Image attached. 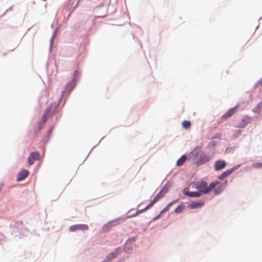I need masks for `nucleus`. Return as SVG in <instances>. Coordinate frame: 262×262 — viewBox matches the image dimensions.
Returning <instances> with one entry per match:
<instances>
[{"label":"nucleus","mask_w":262,"mask_h":262,"mask_svg":"<svg viewBox=\"0 0 262 262\" xmlns=\"http://www.w3.org/2000/svg\"><path fill=\"white\" fill-rule=\"evenodd\" d=\"M251 122V118H250L248 116H245L239 124L238 125L237 127L243 128L245 127L247 124H248Z\"/></svg>","instance_id":"obj_13"},{"label":"nucleus","mask_w":262,"mask_h":262,"mask_svg":"<svg viewBox=\"0 0 262 262\" xmlns=\"http://www.w3.org/2000/svg\"><path fill=\"white\" fill-rule=\"evenodd\" d=\"M29 171L26 169H23L20 170L18 173L16 181L18 182L21 181L25 179L29 175Z\"/></svg>","instance_id":"obj_9"},{"label":"nucleus","mask_w":262,"mask_h":262,"mask_svg":"<svg viewBox=\"0 0 262 262\" xmlns=\"http://www.w3.org/2000/svg\"><path fill=\"white\" fill-rule=\"evenodd\" d=\"M253 167L256 168H262V162L256 163L252 165Z\"/></svg>","instance_id":"obj_21"},{"label":"nucleus","mask_w":262,"mask_h":262,"mask_svg":"<svg viewBox=\"0 0 262 262\" xmlns=\"http://www.w3.org/2000/svg\"><path fill=\"white\" fill-rule=\"evenodd\" d=\"M57 107L56 103H52L47 108L41 118V120L44 123L47 121L48 117L52 116L55 113Z\"/></svg>","instance_id":"obj_2"},{"label":"nucleus","mask_w":262,"mask_h":262,"mask_svg":"<svg viewBox=\"0 0 262 262\" xmlns=\"http://www.w3.org/2000/svg\"><path fill=\"white\" fill-rule=\"evenodd\" d=\"M138 214H136V213L135 214H134L133 215H132V216H129V217H135L136 216H137Z\"/></svg>","instance_id":"obj_26"},{"label":"nucleus","mask_w":262,"mask_h":262,"mask_svg":"<svg viewBox=\"0 0 262 262\" xmlns=\"http://www.w3.org/2000/svg\"><path fill=\"white\" fill-rule=\"evenodd\" d=\"M119 224L118 219L112 221L104 226L103 228L108 229L114 226H116Z\"/></svg>","instance_id":"obj_16"},{"label":"nucleus","mask_w":262,"mask_h":262,"mask_svg":"<svg viewBox=\"0 0 262 262\" xmlns=\"http://www.w3.org/2000/svg\"><path fill=\"white\" fill-rule=\"evenodd\" d=\"M144 211H144V209H141V210H138V211H137L136 212V214H138V215L139 214L141 213H142V212H143Z\"/></svg>","instance_id":"obj_24"},{"label":"nucleus","mask_w":262,"mask_h":262,"mask_svg":"<svg viewBox=\"0 0 262 262\" xmlns=\"http://www.w3.org/2000/svg\"><path fill=\"white\" fill-rule=\"evenodd\" d=\"M132 240L134 242L135 241V237H132Z\"/></svg>","instance_id":"obj_27"},{"label":"nucleus","mask_w":262,"mask_h":262,"mask_svg":"<svg viewBox=\"0 0 262 262\" xmlns=\"http://www.w3.org/2000/svg\"><path fill=\"white\" fill-rule=\"evenodd\" d=\"M155 203L153 201H152V202L149 204H148L147 206H146L144 208H143L144 211H145L146 210H147L148 209H149L150 207H151L154 205V204Z\"/></svg>","instance_id":"obj_22"},{"label":"nucleus","mask_w":262,"mask_h":262,"mask_svg":"<svg viewBox=\"0 0 262 262\" xmlns=\"http://www.w3.org/2000/svg\"><path fill=\"white\" fill-rule=\"evenodd\" d=\"M89 226L86 224H77L71 226L69 228V230L71 232H74L77 230H88Z\"/></svg>","instance_id":"obj_7"},{"label":"nucleus","mask_w":262,"mask_h":262,"mask_svg":"<svg viewBox=\"0 0 262 262\" xmlns=\"http://www.w3.org/2000/svg\"><path fill=\"white\" fill-rule=\"evenodd\" d=\"M102 262H106V261H103Z\"/></svg>","instance_id":"obj_28"},{"label":"nucleus","mask_w":262,"mask_h":262,"mask_svg":"<svg viewBox=\"0 0 262 262\" xmlns=\"http://www.w3.org/2000/svg\"><path fill=\"white\" fill-rule=\"evenodd\" d=\"M78 71H75L74 72V76L72 80L68 83L64 88V90L63 91V93H70L73 89L75 88L76 84L77 79L76 77L78 75Z\"/></svg>","instance_id":"obj_3"},{"label":"nucleus","mask_w":262,"mask_h":262,"mask_svg":"<svg viewBox=\"0 0 262 262\" xmlns=\"http://www.w3.org/2000/svg\"><path fill=\"white\" fill-rule=\"evenodd\" d=\"M183 128L187 129L191 126V122L187 120H184L182 123Z\"/></svg>","instance_id":"obj_19"},{"label":"nucleus","mask_w":262,"mask_h":262,"mask_svg":"<svg viewBox=\"0 0 262 262\" xmlns=\"http://www.w3.org/2000/svg\"><path fill=\"white\" fill-rule=\"evenodd\" d=\"M213 184V189H214V194L217 195L220 194L225 189L227 182L221 183L220 182L216 181L212 182Z\"/></svg>","instance_id":"obj_4"},{"label":"nucleus","mask_w":262,"mask_h":262,"mask_svg":"<svg viewBox=\"0 0 262 262\" xmlns=\"http://www.w3.org/2000/svg\"><path fill=\"white\" fill-rule=\"evenodd\" d=\"M40 159V154L38 152H33L31 153L28 157V163L29 165H32L34 164L35 161L39 160Z\"/></svg>","instance_id":"obj_6"},{"label":"nucleus","mask_w":262,"mask_h":262,"mask_svg":"<svg viewBox=\"0 0 262 262\" xmlns=\"http://www.w3.org/2000/svg\"><path fill=\"white\" fill-rule=\"evenodd\" d=\"M226 163L224 160H218L214 163V169L216 171L220 170L226 167Z\"/></svg>","instance_id":"obj_10"},{"label":"nucleus","mask_w":262,"mask_h":262,"mask_svg":"<svg viewBox=\"0 0 262 262\" xmlns=\"http://www.w3.org/2000/svg\"><path fill=\"white\" fill-rule=\"evenodd\" d=\"M177 202V200H174V201H172V202H170L169 203H168L167 204V205L164 208H163V209L160 212V213L162 214L163 212L168 211L169 210L170 206L173 205L174 204L176 203Z\"/></svg>","instance_id":"obj_17"},{"label":"nucleus","mask_w":262,"mask_h":262,"mask_svg":"<svg viewBox=\"0 0 262 262\" xmlns=\"http://www.w3.org/2000/svg\"><path fill=\"white\" fill-rule=\"evenodd\" d=\"M168 191V188L166 186H164L158 193V194L155 196V198L153 199L154 202L155 203L157 202L159 200H160L161 199L163 198L165 195L167 193V192Z\"/></svg>","instance_id":"obj_5"},{"label":"nucleus","mask_w":262,"mask_h":262,"mask_svg":"<svg viewBox=\"0 0 262 262\" xmlns=\"http://www.w3.org/2000/svg\"><path fill=\"white\" fill-rule=\"evenodd\" d=\"M204 204V201H199L198 202H193L188 205V207L190 209H195L200 208L203 206Z\"/></svg>","instance_id":"obj_12"},{"label":"nucleus","mask_w":262,"mask_h":262,"mask_svg":"<svg viewBox=\"0 0 262 262\" xmlns=\"http://www.w3.org/2000/svg\"><path fill=\"white\" fill-rule=\"evenodd\" d=\"M256 85L262 87V79L257 82Z\"/></svg>","instance_id":"obj_23"},{"label":"nucleus","mask_w":262,"mask_h":262,"mask_svg":"<svg viewBox=\"0 0 262 262\" xmlns=\"http://www.w3.org/2000/svg\"><path fill=\"white\" fill-rule=\"evenodd\" d=\"M184 208V206L183 205H179L175 209L174 212L177 213H180L183 211Z\"/></svg>","instance_id":"obj_20"},{"label":"nucleus","mask_w":262,"mask_h":262,"mask_svg":"<svg viewBox=\"0 0 262 262\" xmlns=\"http://www.w3.org/2000/svg\"><path fill=\"white\" fill-rule=\"evenodd\" d=\"M210 160V158L206 156V155H203V156H201L199 159H198V164H203L206 162H207L208 161H209Z\"/></svg>","instance_id":"obj_15"},{"label":"nucleus","mask_w":262,"mask_h":262,"mask_svg":"<svg viewBox=\"0 0 262 262\" xmlns=\"http://www.w3.org/2000/svg\"><path fill=\"white\" fill-rule=\"evenodd\" d=\"M234 170L235 169L232 168L231 169L225 171L222 174L219 176V179L220 180H223L224 179L231 174Z\"/></svg>","instance_id":"obj_14"},{"label":"nucleus","mask_w":262,"mask_h":262,"mask_svg":"<svg viewBox=\"0 0 262 262\" xmlns=\"http://www.w3.org/2000/svg\"><path fill=\"white\" fill-rule=\"evenodd\" d=\"M183 193L185 195H188L189 197L197 198L200 196L201 194V192L198 191H189L187 188H185L183 190Z\"/></svg>","instance_id":"obj_11"},{"label":"nucleus","mask_w":262,"mask_h":262,"mask_svg":"<svg viewBox=\"0 0 262 262\" xmlns=\"http://www.w3.org/2000/svg\"><path fill=\"white\" fill-rule=\"evenodd\" d=\"M213 184L211 183L209 186L207 185V183L203 181L198 183L196 184V188L198 190L201 194H207L213 189Z\"/></svg>","instance_id":"obj_1"},{"label":"nucleus","mask_w":262,"mask_h":262,"mask_svg":"<svg viewBox=\"0 0 262 262\" xmlns=\"http://www.w3.org/2000/svg\"><path fill=\"white\" fill-rule=\"evenodd\" d=\"M186 159V156L185 155H183L180 159H179L177 162V165L178 166H181L182 165L184 162L185 161Z\"/></svg>","instance_id":"obj_18"},{"label":"nucleus","mask_w":262,"mask_h":262,"mask_svg":"<svg viewBox=\"0 0 262 262\" xmlns=\"http://www.w3.org/2000/svg\"><path fill=\"white\" fill-rule=\"evenodd\" d=\"M238 109V106L230 108L229 110L224 115L222 116V118L224 120H226L228 118L231 117L233 114H234Z\"/></svg>","instance_id":"obj_8"},{"label":"nucleus","mask_w":262,"mask_h":262,"mask_svg":"<svg viewBox=\"0 0 262 262\" xmlns=\"http://www.w3.org/2000/svg\"><path fill=\"white\" fill-rule=\"evenodd\" d=\"M161 214L160 213V214L158 216H157L154 219L156 220V219H159L160 217V216H161Z\"/></svg>","instance_id":"obj_25"}]
</instances>
